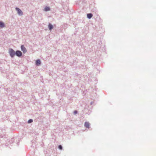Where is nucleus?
Listing matches in <instances>:
<instances>
[{"instance_id":"10","label":"nucleus","mask_w":156,"mask_h":156,"mask_svg":"<svg viewBox=\"0 0 156 156\" xmlns=\"http://www.w3.org/2000/svg\"><path fill=\"white\" fill-rule=\"evenodd\" d=\"M93 14L91 13L87 14V17L89 19H91L93 16Z\"/></svg>"},{"instance_id":"9","label":"nucleus","mask_w":156,"mask_h":156,"mask_svg":"<svg viewBox=\"0 0 156 156\" xmlns=\"http://www.w3.org/2000/svg\"><path fill=\"white\" fill-rule=\"evenodd\" d=\"M84 126L87 128H89L90 126V124L89 122H85L84 123Z\"/></svg>"},{"instance_id":"5","label":"nucleus","mask_w":156,"mask_h":156,"mask_svg":"<svg viewBox=\"0 0 156 156\" xmlns=\"http://www.w3.org/2000/svg\"><path fill=\"white\" fill-rule=\"evenodd\" d=\"M35 64L37 66H40L41 64V60L39 59L35 61Z\"/></svg>"},{"instance_id":"7","label":"nucleus","mask_w":156,"mask_h":156,"mask_svg":"<svg viewBox=\"0 0 156 156\" xmlns=\"http://www.w3.org/2000/svg\"><path fill=\"white\" fill-rule=\"evenodd\" d=\"M5 26V23L2 21H0V28H2Z\"/></svg>"},{"instance_id":"13","label":"nucleus","mask_w":156,"mask_h":156,"mask_svg":"<svg viewBox=\"0 0 156 156\" xmlns=\"http://www.w3.org/2000/svg\"><path fill=\"white\" fill-rule=\"evenodd\" d=\"M33 121V120L32 119H30L28 120L27 122L28 123H31Z\"/></svg>"},{"instance_id":"8","label":"nucleus","mask_w":156,"mask_h":156,"mask_svg":"<svg viewBox=\"0 0 156 156\" xmlns=\"http://www.w3.org/2000/svg\"><path fill=\"white\" fill-rule=\"evenodd\" d=\"M50 8L48 6H45L44 9V11L45 12H48L50 11Z\"/></svg>"},{"instance_id":"12","label":"nucleus","mask_w":156,"mask_h":156,"mask_svg":"<svg viewBox=\"0 0 156 156\" xmlns=\"http://www.w3.org/2000/svg\"><path fill=\"white\" fill-rule=\"evenodd\" d=\"M15 139L13 138H11V140L9 141L10 143H12L14 142Z\"/></svg>"},{"instance_id":"2","label":"nucleus","mask_w":156,"mask_h":156,"mask_svg":"<svg viewBox=\"0 0 156 156\" xmlns=\"http://www.w3.org/2000/svg\"><path fill=\"white\" fill-rule=\"evenodd\" d=\"M16 55L19 58H20L23 55V53L22 52L19 50H17L16 51Z\"/></svg>"},{"instance_id":"14","label":"nucleus","mask_w":156,"mask_h":156,"mask_svg":"<svg viewBox=\"0 0 156 156\" xmlns=\"http://www.w3.org/2000/svg\"><path fill=\"white\" fill-rule=\"evenodd\" d=\"M73 113L74 115H76L78 113V111L76 110H75L73 111Z\"/></svg>"},{"instance_id":"6","label":"nucleus","mask_w":156,"mask_h":156,"mask_svg":"<svg viewBox=\"0 0 156 156\" xmlns=\"http://www.w3.org/2000/svg\"><path fill=\"white\" fill-rule=\"evenodd\" d=\"M48 28L49 30H51L54 28L53 25H52L51 23H49L48 25Z\"/></svg>"},{"instance_id":"3","label":"nucleus","mask_w":156,"mask_h":156,"mask_svg":"<svg viewBox=\"0 0 156 156\" xmlns=\"http://www.w3.org/2000/svg\"><path fill=\"white\" fill-rule=\"evenodd\" d=\"M15 10L17 11V14L19 16H22L23 15V13L22 11L18 7H16Z\"/></svg>"},{"instance_id":"4","label":"nucleus","mask_w":156,"mask_h":156,"mask_svg":"<svg viewBox=\"0 0 156 156\" xmlns=\"http://www.w3.org/2000/svg\"><path fill=\"white\" fill-rule=\"evenodd\" d=\"M21 50L23 51L24 54L27 51L26 48L23 45L21 46Z\"/></svg>"},{"instance_id":"15","label":"nucleus","mask_w":156,"mask_h":156,"mask_svg":"<svg viewBox=\"0 0 156 156\" xmlns=\"http://www.w3.org/2000/svg\"><path fill=\"white\" fill-rule=\"evenodd\" d=\"M93 103H94V102H93V101H92V102H90V104L91 105H92Z\"/></svg>"},{"instance_id":"11","label":"nucleus","mask_w":156,"mask_h":156,"mask_svg":"<svg viewBox=\"0 0 156 156\" xmlns=\"http://www.w3.org/2000/svg\"><path fill=\"white\" fill-rule=\"evenodd\" d=\"M58 148L60 150H62L63 149L62 146L61 145H59L58 146Z\"/></svg>"},{"instance_id":"1","label":"nucleus","mask_w":156,"mask_h":156,"mask_svg":"<svg viewBox=\"0 0 156 156\" xmlns=\"http://www.w3.org/2000/svg\"><path fill=\"white\" fill-rule=\"evenodd\" d=\"M8 53L11 58H13L16 55V51L12 48L9 49Z\"/></svg>"}]
</instances>
